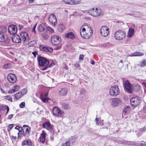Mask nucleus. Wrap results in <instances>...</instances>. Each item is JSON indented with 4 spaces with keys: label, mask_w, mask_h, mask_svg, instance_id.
Here are the masks:
<instances>
[{
    "label": "nucleus",
    "mask_w": 146,
    "mask_h": 146,
    "mask_svg": "<svg viewBox=\"0 0 146 146\" xmlns=\"http://www.w3.org/2000/svg\"><path fill=\"white\" fill-rule=\"evenodd\" d=\"M37 59L39 66L44 67L42 68V70H46L48 67H51L54 63L53 61H52L49 64L50 62L48 60L40 56H38Z\"/></svg>",
    "instance_id": "1"
},
{
    "label": "nucleus",
    "mask_w": 146,
    "mask_h": 146,
    "mask_svg": "<svg viewBox=\"0 0 146 146\" xmlns=\"http://www.w3.org/2000/svg\"><path fill=\"white\" fill-rule=\"evenodd\" d=\"M89 31L90 34L86 32V28L85 27L80 28V34L81 36L84 38H90L92 34V31L91 30H88Z\"/></svg>",
    "instance_id": "2"
},
{
    "label": "nucleus",
    "mask_w": 146,
    "mask_h": 146,
    "mask_svg": "<svg viewBox=\"0 0 146 146\" xmlns=\"http://www.w3.org/2000/svg\"><path fill=\"white\" fill-rule=\"evenodd\" d=\"M126 36L125 32L122 30H119L115 34V38L117 40H120L125 38Z\"/></svg>",
    "instance_id": "3"
},
{
    "label": "nucleus",
    "mask_w": 146,
    "mask_h": 146,
    "mask_svg": "<svg viewBox=\"0 0 146 146\" xmlns=\"http://www.w3.org/2000/svg\"><path fill=\"white\" fill-rule=\"evenodd\" d=\"M119 89L117 85L113 86L110 89L109 94L112 96H116L119 94Z\"/></svg>",
    "instance_id": "4"
},
{
    "label": "nucleus",
    "mask_w": 146,
    "mask_h": 146,
    "mask_svg": "<svg viewBox=\"0 0 146 146\" xmlns=\"http://www.w3.org/2000/svg\"><path fill=\"white\" fill-rule=\"evenodd\" d=\"M88 12L91 16L97 17L100 15L102 10L98 8H96L95 9L94 8H91L88 10Z\"/></svg>",
    "instance_id": "5"
},
{
    "label": "nucleus",
    "mask_w": 146,
    "mask_h": 146,
    "mask_svg": "<svg viewBox=\"0 0 146 146\" xmlns=\"http://www.w3.org/2000/svg\"><path fill=\"white\" fill-rule=\"evenodd\" d=\"M20 37L23 43H27L30 40L28 34L26 32H21L20 34Z\"/></svg>",
    "instance_id": "6"
},
{
    "label": "nucleus",
    "mask_w": 146,
    "mask_h": 146,
    "mask_svg": "<svg viewBox=\"0 0 146 146\" xmlns=\"http://www.w3.org/2000/svg\"><path fill=\"white\" fill-rule=\"evenodd\" d=\"M23 134L26 137H28L30 136L31 128L28 125H24L22 127Z\"/></svg>",
    "instance_id": "7"
},
{
    "label": "nucleus",
    "mask_w": 146,
    "mask_h": 146,
    "mask_svg": "<svg viewBox=\"0 0 146 146\" xmlns=\"http://www.w3.org/2000/svg\"><path fill=\"white\" fill-rule=\"evenodd\" d=\"M51 42L54 45H58L61 42V38L57 35H52L51 36Z\"/></svg>",
    "instance_id": "8"
},
{
    "label": "nucleus",
    "mask_w": 146,
    "mask_h": 146,
    "mask_svg": "<svg viewBox=\"0 0 146 146\" xmlns=\"http://www.w3.org/2000/svg\"><path fill=\"white\" fill-rule=\"evenodd\" d=\"M140 98L137 96L133 97L130 99L131 104L132 106L136 107L140 103Z\"/></svg>",
    "instance_id": "9"
},
{
    "label": "nucleus",
    "mask_w": 146,
    "mask_h": 146,
    "mask_svg": "<svg viewBox=\"0 0 146 146\" xmlns=\"http://www.w3.org/2000/svg\"><path fill=\"white\" fill-rule=\"evenodd\" d=\"M100 32L102 36L106 37L109 34V29L107 26H103L100 29Z\"/></svg>",
    "instance_id": "10"
},
{
    "label": "nucleus",
    "mask_w": 146,
    "mask_h": 146,
    "mask_svg": "<svg viewBox=\"0 0 146 146\" xmlns=\"http://www.w3.org/2000/svg\"><path fill=\"white\" fill-rule=\"evenodd\" d=\"M52 112L54 115L58 117H62L64 113L63 112L60 110L58 108L55 107L52 110Z\"/></svg>",
    "instance_id": "11"
},
{
    "label": "nucleus",
    "mask_w": 146,
    "mask_h": 146,
    "mask_svg": "<svg viewBox=\"0 0 146 146\" xmlns=\"http://www.w3.org/2000/svg\"><path fill=\"white\" fill-rule=\"evenodd\" d=\"M8 30L9 33L13 35L17 33V30L16 26L14 25H9Z\"/></svg>",
    "instance_id": "12"
},
{
    "label": "nucleus",
    "mask_w": 146,
    "mask_h": 146,
    "mask_svg": "<svg viewBox=\"0 0 146 146\" xmlns=\"http://www.w3.org/2000/svg\"><path fill=\"white\" fill-rule=\"evenodd\" d=\"M124 87L125 90L129 93H131L132 86L131 85L127 80L125 81L124 83Z\"/></svg>",
    "instance_id": "13"
},
{
    "label": "nucleus",
    "mask_w": 146,
    "mask_h": 146,
    "mask_svg": "<svg viewBox=\"0 0 146 146\" xmlns=\"http://www.w3.org/2000/svg\"><path fill=\"white\" fill-rule=\"evenodd\" d=\"M0 42H4L6 44H8L9 42L10 39L6 35L0 33Z\"/></svg>",
    "instance_id": "14"
},
{
    "label": "nucleus",
    "mask_w": 146,
    "mask_h": 146,
    "mask_svg": "<svg viewBox=\"0 0 146 146\" xmlns=\"http://www.w3.org/2000/svg\"><path fill=\"white\" fill-rule=\"evenodd\" d=\"M8 80L11 83H15L17 81V78L15 75L13 74H10L7 76Z\"/></svg>",
    "instance_id": "15"
},
{
    "label": "nucleus",
    "mask_w": 146,
    "mask_h": 146,
    "mask_svg": "<svg viewBox=\"0 0 146 146\" xmlns=\"http://www.w3.org/2000/svg\"><path fill=\"white\" fill-rule=\"evenodd\" d=\"M48 19L50 23L54 26L57 22V19L54 15V14L50 15L48 17Z\"/></svg>",
    "instance_id": "16"
},
{
    "label": "nucleus",
    "mask_w": 146,
    "mask_h": 146,
    "mask_svg": "<svg viewBox=\"0 0 146 146\" xmlns=\"http://www.w3.org/2000/svg\"><path fill=\"white\" fill-rule=\"evenodd\" d=\"M40 50L45 52H52L53 49L52 48L48 46H45L42 45L40 46Z\"/></svg>",
    "instance_id": "17"
},
{
    "label": "nucleus",
    "mask_w": 146,
    "mask_h": 146,
    "mask_svg": "<svg viewBox=\"0 0 146 146\" xmlns=\"http://www.w3.org/2000/svg\"><path fill=\"white\" fill-rule=\"evenodd\" d=\"M11 38L13 42L15 43H19L22 42L20 36L17 35L13 36H12Z\"/></svg>",
    "instance_id": "18"
},
{
    "label": "nucleus",
    "mask_w": 146,
    "mask_h": 146,
    "mask_svg": "<svg viewBox=\"0 0 146 146\" xmlns=\"http://www.w3.org/2000/svg\"><path fill=\"white\" fill-rule=\"evenodd\" d=\"M112 102L111 105L113 107H114L117 106L121 102V101L119 98H113L112 99Z\"/></svg>",
    "instance_id": "19"
},
{
    "label": "nucleus",
    "mask_w": 146,
    "mask_h": 146,
    "mask_svg": "<svg viewBox=\"0 0 146 146\" xmlns=\"http://www.w3.org/2000/svg\"><path fill=\"white\" fill-rule=\"evenodd\" d=\"M42 127L50 131L52 130V127L49 122H47L43 123Z\"/></svg>",
    "instance_id": "20"
},
{
    "label": "nucleus",
    "mask_w": 146,
    "mask_h": 146,
    "mask_svg": "<svg viewBox=\"0 0 146 146\" xmlns=\"http://www.w3.org/2000/svg\"><path fill=\"white\" fill-rule=\"evenodd\" d=\"M47 94L46 93L40 95V99L43 102L45 103L48 102V98H47Z\"/></svg>",
    "instance_id": "21"
},
{
    "label": "nucleus",
    "mask_w": 146,
    "mask_h": 146,
    "mask_svg": "<svg viewBox=\"0 0 146 146\" xmlns=\"http://www.w3.org/2000/svg\"><path fill=\"white\" fill-rule=\"evenodd\" d=\"M46 133L44 131H42L40 134V136L39 138V141L42 143H44L45 140Z\"/></svg>",
    "instance_id": "22"
},
{
    "label": "nucleus",
    "mask_w": 146,
    "mask_h": 146,
    "mask_svg": "<svg viewBox=\"0 0 146 146\" xmlns=\"http://www.w3.org/2000/svg\"><path fill=\"white\" fill-rule=\"evenodd\" d=\"M65 37L66 38H70L72 39H74L75 38L74 34L72 32L68 33L66 34Z\"/></svg>",
    "instance_id": "23"
},
{
    "label": "nucleus",
    "mask_w": 146,
    "mask_h": 146,
    "mask_svg": "<svg viewBox=\"0 0 146 146\" xmlns=\"http://www.w3.org/2000/svg\"><path fill=\"white\" fill-rule=\"evenodd\" d=\"M22 144L23 146H31L32 144V142L30 140L26 139L22 142Z\"/></svg>",
    "instance_id": "24"
},
{
    "label": "nucleus",
    "mask_w": 146,
    "mask_h": 146,
    "mask_svg": "<svg viewBox=\"0 0 146 146\" xmlns=\"http://www.w3.org/2000/svg\"><path fill=\"white\" fill-rule=\"evenodd\" d=\"M67 90L66 88H62L59 92L58 94L60 96H63L66 95L67 93Z\"/></svg>",
    "instance_id": "25"
},
{
    "label": "nucleus",
    "mask_w": 146,
    "mask_h": 146,
    "mask_svg": "<svg viewBox=\"0 0 146 146\" xmlns=\"http://www.w3.org/2000/svg\"><path fill=\"white\" fill-rule=\"evenodd\" d=\"M140 89V86L138 84H134L132 86V89L135 91L137 92Z\"/></svg>",
    "instance_id": "26"
},
{
    "label": "nucleus",
    "mask_w": 146,
    "mask_h": 146,
    "mask_svg": "<svg viewBox=\"0 0 146 146\" xmlns=\"http://www.w3.org/2000/svg\"><path fill=\"white\" fill-rule=\"evenodd\" d=\"M134 29L132 28H130L129 29L128 33L127 36L128 37H131L133 35L134 32Z\"/></svg>",
    "instance_id": "27"
},
{
    "label": "nucleus",
    "mask_w": 146,
    "mask_h": 146,
    "mask_svg": "<svg viewBox=\"0 0 146 146\" xmlns=\"http://www.w3.org/2000/svg\"><path fill=\"white\" fill-rule=\"evenodd\" d=\"M7 31V29L4 26L0 27V33L6 35L5 33Z\"/></svg>",
    "instance_id": "28"
},
{
    "label": "nucleus",
    "mask_w": 146,
    "mask_h": 146,
    "mask_svg": "<svg viewBox=\"0 0 146 146\" xmlns=\"http://www.w3.org/2000/svg\"><path fill=\"white\" fill-rule=\"evenodd\" d=\"M65 29V27L62 24H60L58 26V30L60 32H62Z\"/></svg>",
    "instance_id": "29"
},
{
    "label": "nucleus",
    "mask_w": 146,
    "mask_h": 146,
    "mask_svg": "<svg viewBox=\"0 0 146 146\" xmlns=\"http://www.w3.org/2000/svg\"><path fill=\"white\" fill-rule=\"evenodd\" d=\"M130 109L129 106H127L125 107L122 112V115H125L126 114L128 113L130 111Z\"/></svg>",
    "instance_id": "30"
},
{
    "label": "nucleus",
    "mask_w": 146,
    "mask_h": 146,
    "mask_svg": "<svg viewBox=\"0 0 146 146\" xmlns=\"http://www.w3.org/2000/svg\"><path fill=\"white\" fill-rule=\"evenodd\" d=\"M45 26L44 24L40 25L38 27V29L39 31H43L45 30Z\"/></svg>",
    "instance_id": "31"
},
{
    "label": "nucleus",
    "mask_w": 146,
    "mask_h": 146,
    "mask_svg": "<svg viewBox=\"0 0 146 146\" xmlns=\"http://www.w3.org/2000/svg\"><path fill=\"white\" fill-rule=\"evenodd\" d=\"M78 138V137L76 135L72 136L69 138V141L73 143L75 142Z\"/></svg>",
    "instance_id": "32"
},
{
    "label": "nucleus",
    "mask_w": 146,
    "mask_h": 146,
    "mask_svg": "<svg viewBox=\"0 0 146 146\" xmlns=\"http://www.w3.org/2000/svg\"><path fill=\"white\" fill-rule=\"evenodd\" d=\"M81 0H72L71 5H76L79 4Z\"/></svg>",
    "instance_id": "33"
},
{
    "label": "nucleus",
    "mask_w": 146,
    "mask_h": 146,
    "mask_svg": "<svg viewBox=\"0 0 146 146\" xmlns=\"http://www.w3.org/2000/svg\"><path fill=\"white\" fill-rule=\"evenodd\" d=\"M36 44V41L35 40L31 41L28 43V45L30 46H34Z\"/></svg>",
    "instance_id": "34"
},
{
    "label": "nucleus",
    "mask_w": 146,
    "mask_h": 146,
    "mask_svg": "<svg viewBox=\"0 0 146 146\" xmlns=\"http://www.w3.org/2000/svg\"><path fill=\"white\" fill-rule=\"evenodd\" d=\"M22 95L20 92H18L15 95V97L17 99L20 98Z\"/></svg>",
    "instance_id": "35"
},
{
    "label": "nucleus",
    "mask_w": 146,
    "mask_h": 146,
    "mask_svg": "<svg viewBox=\"0 0 146 146\" xmlns=\"http://www.w3.org/2000/svg\"><path fill=\"white\" fill-rule=\"evenodd\" d=\"M62 107L64 109H69V107L68 105L65 103H63L62 105Z\"/></svg>",
    "instance_id": "36"
},
{
    "label": "nucleus",
    "mask_w": 146,
    "mask_h": 146,
    "mask_svg": "<svg viewBox=\"0 0 146 146\" xmlns=\"http://www.w3.org/2000/svg\"><path fill=\"white\" fill-rule=\"evenodd\" d=\"M0 109H2V110L3 111L7 109V111L6 113V114L8 112L9 110V108L8 106H2L1 107H0Z\"/></svg>",
    "instance_id": "37"
},
{
    "label": "nucleus",
    "mask_w": 146,
    "mask_h": 146,
    "mask_svg": "<svg viewBox=\"0 0 146 146\" xmlns=\"http://www.w3.org/2000/svg\"><path fill=\"white\" fill-rule=\"evenodd\" d=\"M146 64L145 61V60H143L141 62H140V63L139 64V66L141 67L145 65Z\"/></svg>",
    "instance_id": "38"
},
{
    "label": "nucleus",
    "mask_w": 146,
    "mask_h": 146,
    "mask_svg": "<svg viewBox=\"0 0 146 146\" xmlns=\"http://www.w3.org/2000/svg\"><path fill=\"white\" fill-rule=\"evenodd\" d=\"M70 143L69 141H67L64 143L62 144L61 146H70Z\"/></svg>",
    "instance_id": "39"
},
{
    "label": "nucleus",
    "mask_w": 146,
    "mask_h": 146,
    "mask_svg": "<svg viewBox=\"0 0 146 146\" xmlns=\"http://www.w3.org/2000/svg\"><path fill=\"white\" fill-rule=\"evenodd\" d=\"M104 121L103 120H100L99 121L96 122V124L98 125H103L104 124Z\"/></svg>",
    "instance_id": "40"
},
{
    "label": "nucleus",
    "mask_w": 146,
    "mask_h": 146,
    "mask_svg": "<svg viewBox=\"0 0 146 146\" xmlns=\"http://www.w3.org/2000/svg\"><path fill=\"white\" fill-rule=\"evenodd\" d=\"M4 98L9 101L12 102V99L10 96H6L4 97Z\"/></svg>",
    "instance_id": "41"
},
{
    "label": "nucleus",
    "mask_w": 146,
    "mask_h": 146,
    "mask_svg": "<svg viewBox=\"0 0 146 146\" xmlns=\"http://www.w3.org/2000/svg\"><path fill=\"white\" fill-rule=\"evenodd\" d=\"M63 1L65 4L71 5L72 0H63Z\"/></svg>",
    "instance_id": "42"
},
{
    "label": "nucleus",
    "mask_w": 146,
    "mask_h": 146,
    "mask_svg": "<svg viewBox=\"0 0 146 146\" xmlns=\"http://www.w3.org/2000/svg\"><path fill=\"white\" fill-rule=\"evenodd\" d=\"M27 90L26 89H23L21 91V93H20L21 94V95H25L27 93Z\"/></svg>",
    "instance_id": "43"
},
{
    "label": "nucleus",
    "mask_w": 146,
    "mask_h": 146,
    "mask_svg": "<svg viewBox=\"0 0 146 146\" xmlns=\"http://www.w3.org/2000/svg\"><path fill=\"white\" fill-rule=\"evenodd\" d=\"M135 56H141L143 55V54L139 52H135Z\"/></svg>",
    "instance_id": "44"
},
{
    "label": "nucleus",
    "mask_w": 146,
    "mask_h": 146,
    "mask_svg": "<svg viewBox=\"0 0 146 146\" xmlns=\"http://www.w3.org/2000/svg\"><path fill=\"white\" fill-rule=\"evenodd\" d=\"M85 26L86 27V28H87V29H88V30H91V27H90L88 26L87 25V24L86 23H84V24L81 27V28H82V27H84Z\"/></svg>",
    "instance_id": "45"
},
{
    "label": "nucleus",
    "mask_w": 146,
    "mask_h": 146,
    "mask_svg": "<svg viewBox=\"0 0 146 146\" xmlns=\"http://www.w3.org/2000/svg\"><path fill=\"white\" fill-rule=\"evenodd\" d=\"M111 44L110 42H107L103 44V46L104 47H108L110 46Z\"/></svg>",
    "instance_id": "46"
},
{
    "label": "nucleus",
    "mask_w": 146,
    "mask_h": 146,
    "mask_svg": "<svg viewBox=\"0 0 146 146\" xmlns=\"http://www.w3.org/2000/svg\"><path fill=\"white\" fill-rule=\"evenodd\" d=\"M19 88V86L18 85H16L15 86L13 89L15 90V92L17 91Z\"/></svg>",
    "instance_id": "47"
},
{
    "label": "nucleus",
    "mask_w": 146,
    "mask_h": 146,
    "mask_svg": "<svg viewBox=\"0 0 146 146\" xmlns=\"http://www.w3.org/2000/svg\"><path fill=\"white\" fill-rule=\"evenodd\" d=\"M13 124H11L9 125L8 126L7 129L8 131H9L11 130V129L13 128Z\"/></svg>",
    "instance_id": "48"
},
{
    "label": "nucleus",
    "mask_w": 146,
    "mask_h": 146,
    "mask_svg": "<svg viewBox=\"0 0 146 146\" xmlns=\"http://www.w3.org/2000/svg\"><path fill=\"white\" fill-rule=\"evenodd\" d=\"M139 145L140 146H146V142L143 141L142 143H140Z\"/></svg>",
    "instance_id": "49"
},
{
    "label": "nucleus",
    "mask_w": 146,
    "mask_h": 146,
    "mask_svg": "<svg viewBox=\"0 0 146 146\" xmlns=\"http://www.w3.org/2000/svg\"><path fill=\"white\" fill-rule=\"evenodd\" d=\"M25 105V103L24 102H21L19 105L20 108H23Z\"/></svg>",
    "instance_id": "50"
},
{
    "label": "nucleus",
    "mask_w": 146,
    "mask_h": 146,
    "mask_svg": "<svg viewBox=\"0 0 146 146\" xmlns=\"http://www.w3.org/2000/svg\"><path fill=\"white\" fill-rule=\"evenodd\" d=\"M15 92V91L13 88L12 90L9 91L8 92V93L9 94H12L13 93H14Z\"/></svg>",
    "instance_id": "51"
},
{
    "label": "nucleus",
    "mask_w": 146,
    "mask_h": 146,
    "mask_svg": "<svg viewBox=\"0 0 146 146\" xmlns=\"http://www.w3.org/2000/svg\"><path fill=\"white\" fill-rule=\"evenodd\" d=\"M128 56H135V52H133L132 53H131L128 55Z\"/></svg>",
    "instance_id": "52"
},
{
    "label": "nucleus",
    "mask_w": 146,
    "mask_h": 146,
    "mask_svg": "<svg viewBox=\"0 0 146 146\" xmlns=\"http://www.w3.org/2000/svg\"><path fill=\"white\" fill-rule=\"evenodd\" d=\"M22 132L21 130L19 131V132L18 133V138L21 135H22Z\"/></svg>",
    "instance_id": "53"
},
{
    "label": "nucleus",
    "mask_w": 146,
    "mask_h": 146,
    "mask_svg": "<svg viewBox=\"0 0 146 146\" xmlns=\"http://www.w3.org/2000/svg\"><path fill=\"white\" fill-rule=\"evenodd\" d=\"M84 55L82 54H80L79 57V60H83Z\"/></svg>",
    "instance_id": "54"
},
{
    "label": "nucleus",
    "mask_w": 146,
    "mask_h": 146,
    "mask_svg": "<svg viewBox=\"0 0 146 146\" xmlns=\"http://www.w3.org/2000/svg\"><path fill=\"white\" fill-rule=\"evenodd\" d=\"M13 114L9 115L8 117V119H11L13 117Z\"/></svg>",
    "instance_id": "55"
},
{
    "label": "nucleus",
    "mask_w": 146,
    "mask_h": 146,
    "mask_svg": "<svg viewBox=\"0 0 146 146\" xmlns=\"http://www.w3.org/2000/svg\"><path fill=\"white\" fill-rule=\"evenodd\" d=\"M42 37L45 39H47L48 38V36L46 35H43Z\"/></svg>",
    "instance_id": "56"
},
{
    "label": "nucleus",
    "mask_w": 146,
    "mask_h": 146,
    "mask_svg": "<svg viewBox=\"0 0 146 146\" xmlns=\"http://www.w3.org/2000/svg\"><path fill=\"white\" fill-rule=\"evenodd\" d=\"M36 27V25L34 26L33 27V30H32L33 32H34L35 33H35L36 31H35V30Z\"/></svg>",
    "instance_id": "57"
},
{
    "label": "nucleus",
    "mask_w": 146,
    "mask_h": 146,
    "mask_svg": "<svg viewBox=\"0 0 146 146\" xmlns=\"http://www.w3.org/2000/svg\"><path fill=\"white\" fill-rule=\"evenodd\" d=\"M32 53L35 57H36V55L37 54V52H33Z\"/></svg>",
    "instance_id": "58"
},
{
    "label": "nucleus",
    "mask_w": 146,
    "mask_h": 146,
    "mask_svg": "<svg viewBox=\"0 0 146 146\" xmlns=\"http://www.w3.org/2000/svg\"><path fill=\"white\" fill-rule=\"evenodd\" d=\"M8 66H9V64H5L3 67H4V68H7L8 67Z\"/></svg>",
    "instance_id": "59"
},
{
    "label": "nucleus",
    "mask_w": 146,
    "mask_h": 146,
    "mask_svg": "<svg viewBox=\"0 0 146 146\" xmlns=\"http://www.w3.org/2000/svg\"><path fill=\"white\" fill-rule=\"evenodd\" d=\"M20 127L19 126H16L15 127V129L18 130L19 131L20 130Z\"/></svg>",
    "instance_id": "60"
},
{
    "label": "nucleus",
    "mask_w": 146,
    "mask_h": 146,
    "mask_svg": "<svg viewBox=\"0 0 146 146\" xmlns=\"http://www.w3.org/2000/svg\"><path fill=\"white\" fill-rule=\"evenodd\" d=\"M142 85L143 86L146 88V83L145 82H143L142 83Z\"/></svg>",
    "instance_id": "61"
},
{
    "label": "nucleus",
    "mask_w": 146,
    "mask_h": 146,
    "mask_svg": "<svg viewBox=\"0 0 146 146\" xmlns=\"http://www.w3.org/2000/svg\"><path fill=\"white\" fill-rule=\"evenodd\" d=\"M79 66H80V65L78 63H76V64H75V67H76V68H78V67H79Z\"/></svg>",
    "instance_id": "62"
},
{
    "label": "nucleus",
    "mask_w": 146,
    "mask_h": 146,
    "mask_svg": "<svg viewBox=\"0 0 146 146\" xmlns=\"http://www.w3.org/2000/svg\"><path fill=\"white\" fill-rule=\"evenodd\" d=\"M90 63L92 64L93 65L95 64V62L94 61L91 60L90 61Z\"/></svg>",
    "instance_id": "63"
},
{
    "label": "nucleus",
    "mask_w": 146,
    "mask_h": 146,
    "mask_svg": "<svg viewBox=\"0 0 146 146\" xmlns=\"http://www.w3.org/2000/svg\"><path fill=\"white\" fill-rule=\"evenodd\" d=\"M142 130L143 131H146V127H144L143 129H142Z\"/></svg>",
    "instance_id": "64"
}]
</instances>
